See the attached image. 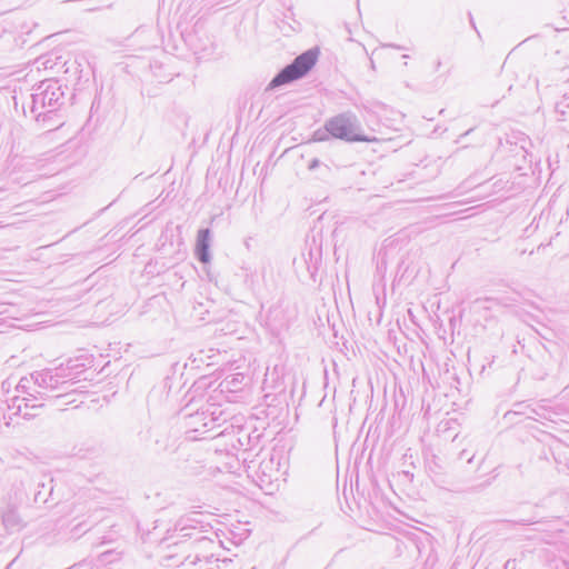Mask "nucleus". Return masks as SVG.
<instances>
[{"mask_svg": "<svg viewBox=\"0 0 569 569\" xmlns=\"http://www.w3.org/2000/svg\"><path fill=\"white\" fill-rule=\"evenodd\" d=\"M200 246H201V260L202 261H207V244H206V239H202L201 242H200Z\"/></svg>", "mask_w": 569, "mask_h": 569, "instance_id": "obj_3", "label": "nucleus"}, {"mask_svg": "<svg viewBox=\"0 0 569 569\" xmlns=\"http://www.w3.org/2000/svg\"><path fill=\"white\" fill-rule=\"evenodd\" d=\"M329 132L340 139L349 141H363L365 138L359 137L355 133L351 122L343 117H337L332 119L328 124Z\"/></svg>", "mask_w": 569, "mask_h": 569, "instance_id": "obj_2", "label": "nucleus"}, {"mask_svg": "<svg viewBox=\"0 0 569 569\" xmlns=\"http://www.w3.org/2000/svg\"><path fill=\"white\" fill-rule=\"evenodd\" d=\"M318 57V49H310L301 53L293 60L291 64L287 66L272 79L271 86L278 87L300 79L313 68V66L317 63Z\"/></svg>", "mask_w": 569, "mask_h": 569, "instance_id": "obj_1", "label": "nucleus"}]
</instances>
